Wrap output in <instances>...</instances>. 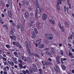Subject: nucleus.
Returning a JSON list of instances; mask_svg holds the SVG:
<instances>
[{"mask_svg":"<svg viewBox=\"0 0 74 74\" xmlns=\"http://www.w3.org/2000/svg\"><path fill=\"white\" fill-rule=\"evenodd\" d=\"M45 37L46 38L50 40H52L53 39V35L51 34H45Z\"/></svg>","mask_w":74,"mask_h":74,"instance_id":"f257e3e1","label":"nucleus"},{"mask_svg":"<svg viewBox=\"0 0 74 74\" xmlns=\"http://www.w3.org/2000/svg\"><path fill=\"white\" fill-rule=\"evenodd\" d=\"M41 39H40L37 40L35 42V44L36 47H38L39 46V45H40V44H41Z\"/></svg>","mask_w":74,"mask_h":74,"instance_id":"f03ea898","label":"nucleus"},{"mask_svg":"<svg viewBox=\"0 0 74 74\" xmlns=\"http://www.w3.org/2000/svg\"><path fill=\"white\" fill-rule=\"evenodd\" d=\"M42 10V9L41 8H40V10H38V9H36V12H37L38 14H39L40 15L41 14Z\"/></svg>","mask_w":74,"mask_h":74,"instance_id":"7ed1b4c3","label":"nucleus"},{"mask_svg":"<svg viewBox=\"0 0 74 74\" xmlns=\"http://www.w3.org/2000/svg\"><path fill=\"white\" fill-rule=\"evenodd\" d=\"M51 29L52 30H53V32H54L57 35H58V37H60V34H59L58 31H56V30H55V29L54 28L52 27L51 28Z\"/></svg>","mask_w":74,"mask_h":74,"instance_id":"20e7f679","label":"nucleus"},{"mask_svg":"<svg viewBox=\"0 0 74 74\" xmlns=\"http://www.w3.org/2000/svg\"><path fill=\"white\" fill-rule=\"evenodd\" d=\"M17 27L18 29H21V31H23V27H22V25L21 23H19V25L18 24L17 25Z\"/></svg>","mask_w":74,"mask_h":74,"instance_id":"39448f33","label":"nucleus"},{"mask_svg":"<svg viewBox=\"0 0 74 74\" xmlns=\"http://www.w3.org/2000/svg\"><path fill=\"white\" fill-rule=\"evenodd\" d=\"M31 35V38H33V39H34V38H36V34L35 33H34V32H32Z\"/></svg>","mask_w":74,"mask_h":74,"instance_id":"423d86ee","label":"nucleus"},{"mask_svg":"<svg viewBox=\"0 0 74 74\" xmlns=\"http://www.w3.org/2000/svg\"><path fill=\"white\" fill-rule=\"evenodd\" d=\"M35 6L36 8H39V5H38V1L37 0H36L35 2Z\"/></svg>","mask_w":74,"mask_h":74,"instance_id":"0eeeda50","label":"nucleus"},{"mask_svg":"<svg viewBox=\"0 0 74 74\" xmlns=\"http://www.w3.org/2000/svg\"><path fill=\"white\" fill-rule=\"evenodd\" d=\"M42 18L44 21H45L47 19V16L45 14H43Z\"/></svg>","mask_w":74,"mask_h":74,"instance_id":"6e6552de","label":"nucleus"},{"mask_svg":"<svg viewBox=\"0 0 74 74\" xmlns=\"http://www.w3.org/2000/svg\"><path fill=\"white\" fill-rule=\"evenodd\" d=\"M8 14L9 17H10V18H11V17L12 16V12L11 11H8Z\"/></svg>","mask_w":74,"mask_h":74,"instance_id":"1a4fd4ad","label":"nucleus"},{"mask_svg":"<svg viewBox=\"0 0 74 74\" xmlns=\"http://www.w3.org/2000/svg\"><path fill=\"white\" fill-rule=\"evenodd\" d=\"M49 22L53 25H55V21L53 19H51L49 20Z\"/></svg>","mask_w":74,"mask_h":74,"instance_id":"9d476101","label":"nucleus"},{"mask_svg":"<svg viewBox=\"0 0 74 74\" xmlns=\"http://www.w3.org/2000/svg\"><path fill=\"white\" fill-rule=\"evenodd\" d=\"M8 62L10 65H11L12 66H14V62H13L12 61L10 62V61H8Z\"/></svg>","mask_w":74,"mask_h":74,"instance_id":"9b49d317","label":"nucleus"},{"mask_svg":"<svg viewBox=\"0 0 74 74\" xmlns=\"http://www.w3.org/2000/svg\"><path fill=\"white\" fill-rule=\"evenodd\" d=\"M25 16L27 18H29V14L28 12H26L25 13Z\"/></svg>","mask_w":74,"mask_h":74,"instance_id":"f8f14e48","label":"nucleus"},{"mask_svg":"<svg viewBox=\"0 0 74 74\" xmlns=\"http://www.w3.org/2000/svg\"><path fill=\"white\" fill-rule=\"evenodd\" d=\"M57 9L58 11H59L60 10V7L59 6V3H58L56 5Z\"/></svg>","mask_w":74,"mask_h":74,"instance_id":"ddd939ff","label":"nucleus"},{"mask_svg":"<svg viewBox=\"0 0 74 74\" xmlns=\"http://www.w3.org/2000/svg\"><path fill=\"white\" fill-rule=\"evenodd\" d=\"M39 14H38V13L36 12V19H38V16H40V15H39Z\"/></svg>","mask_w":74,"mask_h":74,"instance_id":"4468645a","label":"nucleus"},{"mask_svg":"<svg viewBox=\"0 0 74 74\" xmlns=\"http://www.w3.org/2000/svg\"><path fill=\"white\" fill-rule=\"evenodd\" d=\"M69 55L70 58H74V56L73 55V54H72V53H69Z\"/></svg>","mask_w":74,"mask_h":74,"instance_id":"2eb2a0df","label":"nucleus"},{"mask_svg":"<svg viewBox=\"0 0 74 74\" xmlns=\"http://www.w3.org/2000/svg\"><path fill=\"white\" fill-rule=\"evenodd\" d=\"M51 52L53 54H55V51H54V49H53V48H51Z\"/></svg>","mask_w":74,"mask_h":74,"instance_id":"dca6fc26","label":"nucleus"},{"mask_svg":"<svg viewBox=\"0 0 74 74\" xmlns=\"http://www.w3.org/2000/svg\"><path fill=\"white\" fill-rule=\"evenodd\" d=\"M64 12H66V10H67V12H68V11H69V8H66V6H64Z\"/></svg>","mask_w":74,"mask_h":74,"instance_id":"f3484780","label":"nucleus"},{"mask_svg":"<svg viewBox=\"0 0 74 74\" xmlns=\"http://www.w3.org/2000/svg\"><path fill=\"white\" fill-rule=\"evenodd\" d=\"M10 37L11 39H13L14 40H16V36H10Z\"/></svg>","mask_w":74,"mask_h":74,"instance_id":"a211bd4d","label":"nucleus"},{"mask_svg":"<svg viewBox=\"0 0 74 74\" xmlns=\"http://www.w3.org/2000/svg\"><path fill=\"white\" fill-rule=\"evenodd\" d=\"M34 31L35 33L37 34H38V31L36 28H35L34 29Z\"/></svg>","mask_w":74,"mask_h":74,"instance_id":"6ab92c4d","label":"nucleus"},{"mask_svg":"<svg viewBox=\"0 0 74 74\" xmlns=\"http://www.w3.org/2000/svg\"><path fill=\"white\" fill-rule=\"evenodd\" d=\"M65 27L66 28H69V27H70V26H69V24L67 23H65Z\"/></svg>","mask_w":74,"mask_h":74,"instance_id":"aec40b11","label":"nucleus"},{"mask_svg":"<svg viewBox=\"0 0 74 74\" xmlns=\"http://www.w3.org/2000/svg\"><path fill=\"white\" fill-rule=\"evenodd\" d=\"M44 45L43 44H42L39 45V47L40 48H42L44 47Z\"/></svg>","mask_w":74,"mask_h":74,"instance_id":"412c9836","label":"nucleus"},{"mask_svg":"<svg viewBox=\"0 0 74 74\" xmlns=\"http://www.w3.org/2000/svg\"><path fill=\"white\" fill-rule=\"evenodd\" d=\"M25 44L27 46H27H28V45H29L28 41H27V40H26L25 42Z\"/></svg>","mask_w":74,"mask_h":74,"instance_id":"4be33fe9","label":"nucleus"},{"mask_svg":"<svg viewBox=\"0 0 74 74\" xmlns=\"http://www.w3.org/2000/svg\"><path fill=\"white\" fill-rule=\"evenodd\" d=\"M62 68L63 70H65L66 69V66H64V65H62Z\"/></svg>","mask_w":74,"mask_h":74,"instance_id":"5701e85b","label":"nucleus"},{"mask_svg":"<svg viewBox=\"0 0 74 74\" xmlns=\"http://www.w3.org/2000/svg\"><path fill=\"white\" fill-rule=\"evenodd\" d=\"M60 29L62 31V32H64V29L63 28V27H62L61 28H60Z\"/></svg>","mask_w":74,"mask_h":74,"instance_id":"b1692460","label":"nucleus"},{"mask_svg":"<svg viewBox=\"0 0 74 74\" xmlns=\"http://www.w3.org/2000/svg\"><path fill=\"white\" fill-rule=\"evenodd\" d=\"M32 66L34 68H35V69H37V66H36V65L34 64H32Z\"/></svg>","mask_w":74,"mask_h":74,"instance_id":"393cba45","label":"nucleus"},{"mask_svg":"<svg viewBox=\"0 0 74 74\" xmlns=\"http://www.w3.org/2000/svg\"><path fill=\"white\" fill-rule=\"evenodd\" d=\"M56 69H57V71L58 72H60L59 71V67H58V66L57 65H56Z\"/></svg>","mask_w":74,"mask_h":74,"instance_id":"a878e982","label":"nucleus"},{"mask_svg":"<svg viewBox=\"0 0 74 74\" xmlns=\"http://www.w3.org/2000/svg\"><path fill=\"white\" fill-rule=\"evenodd\" d=\"M45 53L48 55H51V53L48 51H46L45 52Z\"/></svg>","mask_w":74,"mask_h":74,"instance_id":"bb28decb","label":"nucleus"},{"mask_svg":"<svg viewBox=\"0 0 74 74\" xmlns=\"http://www.w3.org/2000/svg\"><path fill=\"white\" fill-rule=\"evenodd\" d=\"M56 60H60V57L59 56H57L56 58Z\"/></svg>","mask_w":74,"mask_h":74,"instance_id":"cd10ccee","label":"nucleus"},{"mask_svg":"<svg viewBox=\"0 0 74 74\" xmlns=\"http://www.w3.org/2000/svg\"><path fill=\"white\" fill-rule=\"evenodd\" d=\"M19 66L20 67L21 69H23V65H22V64H19Z\"/></svg>","mask_w":74,"mask_h":74,"instance_id":"c85d7f7f","label":"nucleus"},{"mask_svg":"<svg viewBox=\"0 0 74 74\" xmlns=\"http://www.w3.org/2000/svg\"><path fill=\"white\" fill-rule=\"evenodd\" d=\"M2 59L4 61H7V59L3 57H2Z\"/></svg>","mask_w":74,"mask_h":74,"instance_id":"c756f323","label":"nucleus"},{"mask_svg":"<svg viewBox=\"0 0 74 74\" xmlns=\"http://www.w3.org/2000/svg\"><path fill=\"white\" fill-rule=\"evenodd\" d=\"M56 62L57 63V64H60V60H56Z\"/></svg>","mask_w":74,"mask_h":74,"instance_id":"7c9ffc66","label":"nucleus"},{"mask_svg":"<svg viewBox=\"0 0 74 74\" xmlns=\"http://www.w3.org/2000/svg\"><path fill=\"white\" fill-rule=\"evenodd\" d=\"M70 49H71L73 52H74V49L73 48V47H70Z\"/></svg>","mask_w":74,"mask_h":74,"instance_id":"2f4dec72","label":"nucleus"},{"mask_svg":"<svg viewBox=\"0 0 74 74\" xmlns=\"http://www.w3.org/2000/svg\"><path fill=\"white\" fill-rule=\"evenodd\" d=\"M16 47H18L19 46V42H16Z\"/></svg>","mask_w":74,"mask_h":74,"instance_id":"473e14b6","label":"nucleus"},{"mask_svg":"<svg viewBox=\"0 0 74 74\" xmlns=\"http://www.w3.org/2000/svg\"><path fill=\"white\" fill-rule=\"evenodd\" d=\"M25 4H26V3L25 1L23 2H22V5L23 6H24L25 5Z\"/></svg>","mask_w":74,"mask_h":74,"instance_id":"72a5a7b5","label":"nucleus"},{"mask_svg":"<svg viewBox=\"0 0 74 74\" xmlns=\"http://www.w3.org/2000/svg\"><path fill=\"white\" fill-rule=\"evenodd\" d=\"M6 48H10V45H6Z\"/></svg>","mask_w":74,"mask_h":74,"instance_id":"f704fd0d","label":"nucleus"},{"mask_svg":"<svg viewBox=\"0 0 74 74\" xmlns=\"http://www.w3.org/2000/svg\"><path fill=\"white\" fill-rule=\"evenodd\" d=\"M44 41H45V43H46V44H48L49 42L47 40H45Z\"/></svg>","mask_w":74,"mask_h":74,"instance_id":"c9c22d12","label":"nucleus"},{"mask_svg":"<svg viewBox=\"0 0 74 74\" xmlns=\"http://www.w3.org/2000/svg\"><path fill=\"white\" fill-rule=\"evenodd\" d=\"M58 26L60 28H61V27H62V25H61V24L60 23H58Z\"/></svg>","mask_w":74,"mask_h":74,"instance_id":"e433bc0d","label":"nucleus"},{"mask_svg":"<svg viewBox=\"0 0 74 74\" xmlns=\"http://www.w3.org/2000/svg\"><path fill=\"white\" fill-rule=\"evenodd\" d=\"M60 54L61 55H63L64 54V53H63V51H62V50L61 51Z\"/></svg>","mask_w":74,"mask_h":74,"instance_id":"4c0bfd02","label":"nucleus"},{"mask_svg":"<svg viewBox=\"0 0 74 74\" xmlns=\"http://www.w3.org/2000/svg\"><path fill=\"white\" fill-rule=\"evenodd\" d=\"M45 64L47 66H48V65H49V62H45Z\"/></svg>","mask_w":74,"mask_h":74,"instance_id":"58836bf2","label":"nucleus"},{"mask_svg":"<svg viewBox=\"0 0 74 74\" xmlns=\"http://www.w3.org/2000/svg\"><path fill=\"white\" fill-rule=\"evenodd\" d=\"M26 4L27 6H29V3L28 2H26Z\"/></svg>","mask_w":74,"mask_h":74,"instance_id":"ea45409f","label":"nucleus"},{"mask_svg":"<svg viewBox=\"0 0 74 74\" xmlns=\"http://www.w3.org/2000/svg\"><path fill=\"white\" fill-rule=\"evenodd\" d=\"M72 38H73L72 35H71L70 36H69L68 37V39H72Z\"/></svg>","mask_w":74,"mask_h":74,"instance_id":"a19ab883","label":"nucleus"},{"mask_svg":"<svg viewBox=\"0 0 74 74\" xmlns=\"http://www.w3.org/2000/svg\"><path fill=\"white\" fill-rule=\"evenodd\" d=\"M39 71L40 74H42V70H41V69H40L39 70Z\"/></svg>","mask_w":74,"mask_h":74,"instance_id":"79ce46f5","label":"nucleus"},{"mask_svg":"<svg viewBox=\"0 0 74 74\" xmlns=\"http://www.w3.org/2000/svg\"><path fill=\"white\" fill-rule=\"evenodd\" d=\"M26 73H27L28 74H30L29 73V70H26Z\"/></svg>","mask_w":74,"mask_h":74,"instance_id":"37998d69","label":"nucleus"},{"mask_svg":"<svg viewBox=\"0 0 74 74\" xmlns=\"http://www.w3.org/2000/svg\"><path fill=\"white\" fill-rule=\"evenodd\" d=\"M30 55H33V56H36V55L34 53H31Z\"/></svg>","mask_w":74,"mask_h":74,"instance_id":"c03bdc74","label":"nucleus"},{"mask_svg":"<svg viewBox=\"0 0 74 74\" xmlns=\"http://www.w3.org/2000/svg\"><path fill=\"white\" fill-rule=\"evenodd\" d=\"M48 60L49 62H52V59L50 58H48Z\"/></svg>","mask_w":74,"mask_h":74,"instance_id":"a18cd8bd","label":"nucleus"},{"mask_svg":"<svg viewBox=\"0 0 74 74\" xmlns=\"http://www.w3.org/2000/svg\"><path fill=\"white\" fill-rule=\"evenodd\" d=\"M18 61L21 64H22V60H19Z\"/></svg>","mask_w":74,"mask_h":74,"instance_id":"49530a36","label":"nucleus"},{"mask_svg":"<svg viewBox=\"0 0 74 74\" xmlns=\"http://www.w3.org/2000/svg\"><path fill=\"white\" fill-rule=\"evenodd\" d=\"M10 33L11 34H14V32L12 30H11L10 31Z\"/></svg>","mask_w":74,"mask_h":74,"instance_id":"de8ad7c7","label":"nucleus"},{"mask_svg":"<svg viewBox=\"0 0 74 74\" xmlns=\"http://www.w3.org/2000/svg\"><path fill=\"white\" fill-rule=\"evenodd\" d=\"M28 51L29 52V55H30V54H31V53L30 52V50L29 49H28Z\"/></svg>","mask_w":74,"mask_h":74,"instance_id":"09e8293b","label":"nucleus"},{"mask_svg":"<svg viewBox=\"0 0 74 74\" xmlns=\"http://www.w3.org/2000/svg\"><path fill=\"white\" fill-rule=\"evenodd\" d=\"M45 49V51H48V50H49V48H46Z\"/></svg>","mask_w":74,"mask_h":74,"instance_id":"8fccbe9b","label":"nucleus"},{"mask_svg":"<svg viewBox=\"0 0 74 74\" xmlns=\"http://www.w3.org/2000/svg\"><path fill=\"white\" fill-rule=\"evenodd\" d=\"M36 70H37V69H36V68H33L32 69V70L33 71H34V72H35L36 71Z\"/></svg>","mask_w":74,"mask_h":74,"instance_id":"3c124183","label":"nucleus"},{"mask_svg":"<svg viewBox=\"0 0 74 74\" xmlns=\"http://www.w3.org/2000/svg\"><path fill=\"white\" fill-rule=\"evenodd\" d=\"M3 63H4V65H5L6 64H7V62H3Z\"/></svg>","mask_w":74,"mask_h":74,"instance_id":"603ef678","label":"nucleus"},{"mask_svg":"<svg viewBox=\"0 0 74 74\" xmlns=\"http://www.w3.org/2000/svg\"><path fill=\"white\" fill-rule=\"evenodd\" d=\"M40 25V23L39 22L37 23H36V26H38Z\"/></svg>","mask_w":74,"mask_h":74,"instance_id":"864d4df0","label":"nucleus"},{"mask_svg":"<svg viewBox=\"0 0 74 74\" xmlns=\"http://www.w3.org/2000/svg\"><path fill=\"white\" fill-rule=\"evenodd\" d=\"M30 15H31V16H32L34 15V14H33V13L32 12V13H31Z\"/></svg>","mask_w":74,"mask_h":74,"instance_id":"5fc2aeb1","label":"nucleus"},{"mask_svg":"<svg viewBox=\"0 0 74 74\" xmlns=\"http://www.w3.org/2000/svg\"><path fill=\"white\" fill-rule=\"evenodd\" d=\"M1 16L2 18H4V14H1Z\"/></svg>","mask_w":74,"mask_h":74,"instance_id":"6e6d98bb","label":"nucleus"},{"mask_svg":"<svg viewBox=\"0 0 74 74\" xmlns=\"http://www.w3.org/2000/svg\"><path fill=\"white\" fill-rule=\"evenodd\" d=\"M6 26H7V24L4 25L3 26V27H6Z\"/></svg>","mask_w":74,"mask_h":74,"instance_id":"4d7b16f0","label":"nucleus"},{"mask_svg":"<svg viewBox=\"0 0 74 74\" xmlns=\"http://www.w3.org/2000/svg\"><path fill=\"white\" fill-rule=\"evenodd\" d=\"M6 68H4V69H3V71L4 72L5 71H6Z\"/></svg>","mask_w":74,"mask_h":74,"instance_id":"13d9d810","label":"nucleus"},{"mask_svg":"<svg viewBox=\"0 0 74 74\" xmlns=\"http://www.w3.org/2000/svg\"><path fill=\"white\" fill-rule=\"evenodd\" d=\"M3 74H7V71H5L3 72Z\"/></svg>","mask_w":74,"mask_h":74,"instance_id":"bf43d9fd","label":"nucleus"},{"mask_svg":"<svg viewBox=\"0 0 74 74\" xmlns=\"http://www.w3.org/2000/svg\"><path fill=\"white\" fill-rule=\"evenodd\" d=\"M26 68V66H24L23 67V69H25Z\"/></svg>","mask_w":74,"mask_h":74,"instance_id":"052dcab7","label":"nucleus"},{"mask_svg":"<svg viewBox=\"0 0 74 74\" xmlns=\"http://www.w3.org/2000/svg\"><path fill=\"white\" fill-rule=\"evenodd\" d=\"M62 44L60 43L59 44V47H62Z\"/></svg>","mask_w":74,"mask_h":74,"instance_id":"680f3d73","label":"nucleus"},{"mask_svg":"<svg viewBox=\"0 0 74 74\" xmlns=\"http://www.w3.org/2000/svg\"><path fill=\"white\" fill-rule=\"evenodd\" d=\"M6 7L8 8L9 7V5H8V4H6Z\"/></svg>","mask_w":74,"mask_h":74,"instance_id":"e2e57ef3","label":"nucleus"},{"mask_svg":"<svg viewBox=\"0 0 74 74\" xmlns=\"http://www.w3.org/2000/svg\"><path fill=\"white\" fill-rule=\"evenodd\" d=\"M68 45L69 46V47H71L72 46V45H71L70 44H68Z\"/></svg>","mask_w":74,"mask_h":74,"instance_id":"0e129e2a","label":"nucleus"},{"mask_svg":"<svg viewBox=\"0 0 74 74\" xmlns=\"http://www.w3.org/2000/svg\"><path fill=\"white\" fill-rule=\"evenodd\" d=\"M52 64L51 63V62H49V65H52Z\"/></svg>","mask_w":74,"mask_h":74,"instance_id":"69168bd1","label":"nucleus"},{"mask_svg":"<svg viewBox=\"0 0 74 74\" xmlns=\"http://www.w3.org/2000/svg\"><path fill=\"white\" fill-rule=\"evenodd\" d=\"M14 62L16 64H17V61H16L15 60H14Z\"/></svg>","mask_w":74,"mask_h":74,"instance_id":"338daca9","label":"nucleus"},{"mask_svg":"<svg viewBox=\"0 0 74 74\" xmlns=\"http://www.w3.org/2000/svg\"><path fill=\"white\" fill-rule=\"evenodd\" d=\"M2 4H3V2H1L0 3V6L2 5Z\"/></svg>","mask_w":74,"mask_h":74,"instance_id":"774afa93","label":"nucleus"}]
</instances>
